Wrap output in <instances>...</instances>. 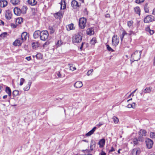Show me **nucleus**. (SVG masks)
<instances>
[{
    "instance_id": "obj_1",
    "label": "nucleus",
    "mask_w": 155,
    "mask_h": 155,
    "mask_svg": "<svg viewBox=\"0 0 155 155\" xmlns=\"http://www.w3.org/2000/svg\"><path fill=\"white\" fill-rule=\"evenodd\" d=\"M141 53L142 51H136L131 55V58L133 59L134 61H138L140 58Z\"/></svg>"
},
{
    "instance_id": "obj_2",
    "label": "nucleus",
    "mask_w": 155,
    "mask_h": 155,
    "mask_svg": "<svg viewBox=\"0 0 155 155\" xmlns=\"http://www.w3.org/2000/svg\"><path fill=\"white\" fill-rule=\"evenodd\" d=\"M82 40V37L79 34L74 35L72 38V41L74 43H79Z\"/></svg>"
},
{
    "instance_id": "obj_3",
    "label": "nucleus",
    "mask_w": 155,
    "mask_h": 155,
    "mask_svg": "<svg viewBox=\"0 0 155 155\" xmlns=\"http://www.w3.org/2000/svg\"><path fill=\"white\" fill-rule=\"evenodd\" d=\"M49 34L47 31H43L41 32L40 39L42 41H45L48 38Z\"/></svg>"
},
{
    "instance_id": "obj_4",
    "label": "nucleus",
    "mask_w": 155,
    "mask_h": 155,
    "mask_svg": "<svg viewBox=\"0 0 155 155\" xmlns=\"http://www.w3.org/2000/svg\"><path fill=\"white\" fill-rule=\"evenodd\" d=\"M87 22V20L84 18H80L79 20V25L81 29H84L86 26V23Z\"/></svg>"
},
{
    "instance_id": "obj_5",
    "label": "nucleus",
    "mask_w": 155,
    "mask_h": 155,
    "mask_svg": "<svg viewBox=\"0 0 155 155\" xmlns=\"http://www.w3.org/2000/svg\"><path fill=\"white\" fill-rule=\"evenodd\" d=\"M154 17L151 15H148L145 18L144 21L145 23H148L154 21Z\"/></svg>"
},
{
    "instance_id": "obj_6",
    "label": "nucleus",
    "mask_w": 155,
    "mask_h": 155,
    "mask_svg": "<svg viewBox=\"0 0 155 155\" xmlns=\"http://www.w3.org/2000/svg\"><path fill=\"white\" fill-rule=\"evenodd\" d=\"M146 146L148 149H150L153 144V141L150 138H147L145 141Z\"/></svg>"
},
{
    "instance_id": "obj_7",
    "label": "nucleus",
    "mask_w": 155,
    "mask_h": 155,
    "mask_svg": "<svg viewBox=\"0 0 155 155\" xmlns=\"http://www.w3.org/2000/svg\"><path fill=\"white\" fill-rule=\"evenodd\" d=\"M112 44L114 46H117L119 42V38L117 35H114L112 38Z\"/></svg>"
},
{
    "instance_id": "obj_8",
    "label": "nucleus",
    "mask_w": 155,
    "mask_h": 155,
    "mask_svg": "<svg viewBox=\"0 0 155 155\" xmlns=\"http://www.w3.org/2000/svg\"><path fill=\"white\" fill-rule=\"evenodd\" d=\"M23 41L21 40V38H19L15 40L13 43V45L15 46H20L21 45V44Z\"/></svg>"
},
{
    "instance_id": "obj_9",
    "label": "nucleus",
    "mask_w": 155,
    "mask_h": 155,
    "mask_svg": "<svg viewBox=\"0 0 155 155\" xmlns=\"http://www.w3.org/2000/svg\"><path fill=\"white\" fill-rule=\"evenodd\" d=\"M14 12L15 14L18 16L20 15L21 13V9L17 7H15L14 8Z\"/></svg>"
},
{
    "instance_id": "obj_10",
    "label": "nucleus",
    "mask_w": 155,
    "mask_h": 155,
    "mask_svg": "<svg viewBox=\"0 0 155 155\" xmlns=\"http://www.w3.org/2000/svg\"><path fill=\"white\" fill-rule=\"evenodd\" d=\"M41 32L39 30L35 31L33 34V36L35 39L40 38L41 36Z\"/></svg>"
},
{
    "instance_id": "obj_11",
    "label": "nucleus",
    "mask_w": 155,
    "mask_h": 155,
    "mask_svg": "<svg viewBox=\"0 0 155 155\" xmlns=\"http://www.w3.org/2000/svg\"><path fill=\"white\" fill-rule=\"evenodd\" d=\"M83 86V84L81 81H77L74 84V86L76 88L81 87Z\"/></svg>"
},
{
    "instance_id": "obj_12",
    "label": "nucleus",
    "mask_w": 155,
    "mask_h": 155,
    "mask_svg": "<svg viewBox=\"0 0 155 155\" xmlns=\"http://www.w3.org/2000/svg\"><path fill=\"white\" fill-rule=\"evenodd\" d=\"M105 140L103 138L100 140L98 142V144L99 145V147L100 148L103 147L105 144Z\"/></svg>"
},
{
    "instance_id": "obj_13",
    "label": "nucleus",
    "mask_w": 155,
    "mask_h": 155,
    "mask_svg": "<svg viewBox=\"0 0 155 155\" xmlns=\"http://www.w3.org/2000/svg\"><path fill=\"white\" fill-rule=\"evenodd\" d=\"M5 17L8 19H10L12 17V14L11 11L10 10H8L6 11L5 13Z\"/></svg>"
},
{
    "instance_id": "obj_14",
    "label": "nucleus",
    "mask_w": 155,
    "mask_h": 155,
    "mask_svg": "<svg viewBox=\"0 0 155 155\" xmlns=\"http://www.w3.org/2000/svg\"><path fill=\"white\" fill-rule=\"evenodd\" d=\"M71 6L74 8H76L79 7L78 2L75 0H73L71 2Z\"/></svg>"
},
{
    "instance_id": "obj_15",
    "label": "nucleus",
    "mask_w": 155,
    "mask_h": 155,
    "mask_svg": "<svg viewBox=\"0 0 155 155\" xmlns=\"http://www.w3.org/2000/svg\"><path fill=\"white\" fill-rule=\"evenodd\" d=\"M28 36L27 35V34L26 32H23L21 35V40L24 42V41H25L27 37Z\"/></svg>"
},
{
    "instance_id": "obj_16",
    "label": "nucleus",
    "mask_w": 155,
    "mask_h": 155,
    "mask_svg": "<svg viewBox=\"0 0 155 155\" xmlns=\"http://www.w3.org/2000/svg\"><path fill=\"white\" fill-rule=\"evenodd\" d=\"M87 34L90 35L94 34V31L93 29L92 28H88L87 30Z\"/></svg>"
},
{
    "instance_id": "obj_17",
    "label": "nucleus",
    "mask_w": 155,
    "mask_h": 155,
    "mask_svg": "<svg viewBox=\"0 0 155 155\" xmlns=\"http://www.w3.org/2000/svg\"><path fill=\"white\" fill-rule=\"evenodd\" d=\"M32 83L31 81H29L28 82V84L24 88V90L25 91H28L30 89V86Z\"/></svg>"
},
{
    "instance_id": "obj_18",
    "label": "nucleus",
    "mask_w": 155,
    "mask_h": 155,
    "mask_svg": "<svg viewBox=\"0 0 155 155\" xmlns=\"http://www.w3.org/2000/svg\"><path fill=\"white\" fill-rule=\"evenodd\" d=\"M96 129V127H94L91 130H90L85 135L87 137L90 136L91 135L94 133V132L95 131Z\"/></svg>"
},
{
    "instance_id": "obj_19",
    "label": "nucleus",
    "mask_w": 155,
    "mask_h": 155,
    "mask_svg": "<svg viewBox=\"0 0 155 155\" xmlns=\"http://www.w3.org/2000/svg\"><path fill=\"white\" fill-rule=\"evenodd\" d=\"M63 13L61 12H58L54 14V17L56 18L60 19L62 17Z\"/></svg>"
},
{
    "instance_id": "obj_20",
    "label": "nucleus",
    "mask_w": 155,
    "mask_h": 155,
    "mask_svg": "<svg viewBox=\"0 0 155 155\" xmlns=\"http://www.w3.org/2000/svg\"><path fill=\"white\" fill-rule=\"evenodd\" d=\"M152 88L151 87H146L143 91V92L144 94L149 93L152 91Z\"/></svg>"
},
{
    "instance_id": "obj_21",
    "label": "nucleus",
    "mask_w": 155,
    "mask_h": 155,
    "mask_svg": "<svg viewBox=\"0 0 155 155\" xmlns=\"http://www.w3.org/2000/svg\"><path fill=\"white\" fill-rule=\"evenodd\" d=\"M7 2L6 1H0V7H4L7 5Z\"/></svg>"
},
{
    "instance_id": "obj_22",
    "label": "nucleus",
    "mask_w": 155,
    "mask_h": 155,
    "mask_svg": "<svg viewBox=\"0 0 155 155\" xmlns=\"http://www.w3.org/2000/svg\"><path fill=\"white\" fill-rule=\"evenodd\" d=\"M66 28L67 30L68 31L74 29V25L72 23L66 26Z\"/></svg>"
},
{
    "instance_id": "obj_23",
    "label": "nucleus",
    "mask_w": 155,
    "mask_h": 155,
    "mask_svg": "<svg viewBox=\"0 0 155 155\" xmlns=\"http://www.w3.org/2000/svg\"><path fill=\"white\" fill-rule=\"evenodd\" d=\"M28 4L32 6H34L37 4V2L35 0H28Z\"/></svg>"
},
{
    "instance_id": "obj_24",
    "label": "nucleus",
    "mask_w": 155,
    "mask_h": 155,
    "mask_svg": "<svg viewBox=\"0 0 155 155\" xmlns=\"http://www.w3.org/2000/svg\"><path fill=\"white\" fill-rule=\"evenodd\" d=\"M146 133V132L145 130L142 129L140 130L139 132V134L140 136V137L143 136H145Z\"/></svg>"
},
{
    "instance_id": "obj_25",
    "label": "nucleus",
    "mask_w": 155,
    "mask_h": 155,
    "mask_svg": "<svg viewBox=\"0 0 155 155\" xmlns=\"http://www.w3.org/2000/svg\"><path fill=\"white\" fill-rule=\"evenodd\" d=\"M5 91L8 94V96L10 97L11 95V91L10 88L9 87H6L5 88Z\"/></svg>"
},
{
    "instance_id": "obj_26",
    "label": "nucleus",
    "mask_w": 155,
    "mask_h": 155,
    "mask_svg": "<svg viewBox=\"0 0 155 155\" xmlns=\"http://www.w3.org/2000/svg\"><path fill=\"white\" fill-rule=\"evenodd\" d=\"M135 12L137 14H138L139 15H140V10L139 7H136L134 8Z\"/></svg>"
},
{
    "instance_id": "obj_27",
    "label": "nucleus",
    "mask_w": 155,
    "mask_h": 155,
    "mask_svg": "<svg viewBox=\"0 0 155 155\" xmlns=\"http://www.w3.org/2000/svg\"><path fill=\"white\" fill-rule=\"evenodd\" d=\"M27 9V7L26 6H22L21 11L23 14H25L26 13V11Z\"/></svg>"
},
{
    "instance_id": "obj_28",
    "label": "nucleus",
    "mask_w": 155,
    "mask_h": 155,
    "mask_svg": "<svg viewBox=\"0 0 155 155\" xmlns=\"http://www.w3.org/2000/svg\"><path fill=\"white\" fill-rule=\"evenodd\" d=\"M94 145V147H95L96 145L95 142L93 140H92L91 141V142L90 143V150L92 151L93 150V146Z\"/></svg>"
},
{
    "instance_id": "obj_29",
    "label": "nucleus",
    "mask_w": 155,
    "mask_h": 155,
    "mask_svg": "<svg viewBox=\"0 0 155 155\" xmlns=\"http://www.w3.org/2000/svg\"><path fill=\"white\" fill-rule=\"evenodd\" d=\"M128 33H127L126 31L125 30H123V31L121 35H120V38L121 39V41H122L123 39L124 36L125 35H127Z\"/></svg>"
},
{
    "instance_id": "obj_30",
    "label": "nucleus",
    "mask_w": 155,
    "mask_h": 155,
    "mask_svg": "<svg viewBox=\"0 0 155 155\" xmlns=\"http://www.w3.org/2000/svg\"><path fill=\"white\" fill-rule=\"evenodd\" d=\"M19 94V92L17 90L14 91L12 92V95L14 97H16Z\"/></svg>"
},
{
    "instance_id": "obj_31",
    "label": "nucleus",
    "mask_w": 155,
    "mask_h": 155,
    "mask_svg": "<svg viewBox=\"0 0 155 155\" xmlns=\"http://www.w3.org/2000/svg\"><path fill=\"white\" fill-rule=\"evenodd\" d=\"M11 2L13 5H16L19 3V0H11Z\"/></svg>"
},
{
    "instance_id": "obj_32",
    "label": "nucleus",
    "mask_w": 155,
    "mask_h": 155,
    "mask_svg": "<svg viewBox=\"0 0 155 155\" xmlns=\"http://www.w3.org/2000/svg\"><path fill=\"white\" fill-rule=\"evenodd\" d=\"M135 152H136V155H138L140 154V150H137V149H134L132 151V154H133Z\"/></svg>"
},
{
    "instance_id": "obj_33",
    "label": "nucleus",
    "mask_w": 155,
    "mask_h": 155,
    "mask_svg": "<svg viewBox=\"0 0 155 155\" xmlns=\"http://www.w3.org/2000/svg\"><path fill=\"white\" fill-rule=\"evenodd\" d=\"M63 2L64 3V6H63V9H65L66 7V3L65 2V0H61V2L60 3V4L61 5V9H62V5L63 4Z\"/></svg>"
},
{
    "instance_id": "obj_34",
    "label": "nucleus",
    "mask_w": 155,
    "mask_h": 155,
    "mask_svg": "<svg viewBox=\"0 0 155 155\" xmlns=\"http://www.w3.org/2000/svg\"><path fill=\"white\" fill-rule=\"evenodd\" d=\"M23 21V19L21 18H17L16 20V22L18 23L19 24L21 23Z\"/></svg>"
},
{
    "instance_id": "obj_35",
    "label": "nucleus",
    "mask_w": 155,
    "mask_h": 155,
    "mask_svg": "<svg viewBox=\"0 0 155 155\" xmlns=\"http://www.w3.org/2000/svg\"><path fill=\"white\" fill-rule=\"evenodd\" d=\"M113 120L114 121V123L115 124H117L119 121V120L118 118L115 116H114L112 118Z\"/></svg>"
},
{
    "instance_id": "obj_36",
    "label": "nucleus",
    "mask_w": 155,
    "mask_h": 155,
    "mask_svg": "<svg viewBox=\"0 0 155 155\" xmlns=\"http://www.w3.org/2000/svg\"><path fill=\"white\" fill-rule=\"evenodd\" d=\"M32 46L33 48H36L38 47V43L33 42L32 43Z\"/></svg>"
},
{
    "instance_id": "obj_37",
    "label": "nucleus",
    "mask_w": 155,
    "mask_h": 155,
    "mask_svg": "<svg viewBox=\"0 0 155 155\" xmlns=\"http://www.w3.org/2000/svg\"><path fill=\"white\" fill-rule=\"evenodd\" d=\"M90 43L94 45L95 43H96V39L95 38H94L90 41Z\"/></svg>"
},
{
    "instance_id": "obj_38",
    "label": "nucleus",
    "mask_w": 155,
    "mask_h": 155,
    "mask_svg": "<svg viewBox=\"0 0 155 155\" xmlns=\"http://www.w3.org/2000/svg\"><path fill=\"white\" fill-rule=\"evenodd\" d=\"M107 50L113 52L114 50H113L109 45H106Z\"/></svg>"
},
{
    "instance_id": "obj_39",
    "label": "nucleus",
    "mask_w": 155,
    "mask_h": 155,
    "mask_svg": "<svg viewBox=\"0 0 155 155\" xmlns=\"http://www.w3.org/2000/svg\"><path fill=\"white\" fill-rule=\"evenodd\" d=\"M36 58L38 59H41L42 58V56L41 53H38L36 55Z\"/></svg>"
},
{
    "instance_id": "obj_40",
    "label": "nucleus",
    "mask_w": 155,
    "mask_h": 155,
    "mask_svg": "<svg viewBox=\"0 0 155 155\" xmlns=\"http://www.w3.org/2000/svg\"><path fill=\"white\" fill-rule=\"evenodd\" d=\"M49 28L50 30L49 32L50 33L52 34L54 32V30L53 27L52 26H50L49 27Z\"/></svg>"
},
{
    "instance_id": "obj_41",
    "label": "nucleus",
    "mask_w": 155,
    "mask_h": 155,
    "mask_svg": "<svg viewBox=\"0 0 155 155\" xmlns=\"http://www.w3.org/2000/svg\"><path fill=\"white\" fill-rule=\"evenodd\" d=\"M150 136L151 138H155V133L153 132H150Z\"/></svg>"
},
{
    "instance_id": "obj_42",
    "label": "nucleus",
    "mask_w": 155,
    "mask_h": 155,
    "mask_svg": "<svg viewBox=\"0 0 155 155\" xmlns=\"http://www.w3.org/2000/svg\"><path fill=\"white\" fill-rule=\"evenodd\" d=\"M133 21H130L127 22V25L129 27H131L133 24Z\"/></svg>"
},
{
    "instance_id": "obj_43",
    "label": "nucleus",
    "mask_w": 155,
    "mask_h": 155,
    "mask_svg": "<svg viewBox=\"0 0 155 155\" xmlns=\"http://www.w3.org/2000/svg\"><path fill=\"white\" fill-rule=\"evenodd\" d=\"M147 29L148 30V31H149L150 34V35H153L154 33V31L153 30H151L150 29L149 27H148L146 29V30L148 31Z\"/></svg>"
},
{
    "instance_id": "obj_44",
    "label": "nucleus",
    "mask_w": 155,
    "mask_h": 155,
    "mask_svg": "<svg viewBox=\"0 0 155 155\" xmlns=\"http://www.w3.org/2000/svg\"><path fill=\"white\" fill-rule=\"evenodd\" d=\"M134 145H136L138 143V140L137 138L134 139L133 141Z\"/></svg>"
},
{
    "instance_id": "obj_45",
    "label": "nucleus",
    "mask_w": 155,
    "mask_h": 155,
    "mask_svg": "<svg viewBox=\"0 0 155 155\" xmlns=\"http://www.w3.org/2000/svg\"><path fill=\"white\" fill-rule=\"evenodd\" d=\"M7 35V33L6 32H4L0 35V37L4 38Z\"/></svg>"
},
{
    "instance_id": "obj_46",
    "label": "nucleus",
    "mask_w": 155,
    "mask_h": 155,
    "mask_svg": "<svg viewBox=\"0 0 155 155\" xmlns=\"http://www.w3.org/2000/svg\"><path fill=\"white\" fill-rule=\"evenodd\" d=\"M62 44L61 41L58 40L57 42L56 45L57 47L60 46Z\"/></svg>"
},
{
    "instance_id": "obj_47",
    "label": "nucleus",
    "mask_w": 155,
    "mask_h": 155,
    "mask_svg": "<svg viewBox=\"0 0 155 155\" xmlns=\"http://www.w3.org/2000/svg\"><path fill=\"white\" fill-rule=\"evenodd\" d=\"M25 80L23 78H21L20 79V85L21 86L23 85L24 82Z\"/></svg>"
},
{
    "instance_id": "obj_48",
    "label": "nucleus",
    "mask_w": 155,
    "mask_h": 155,
    "mask_svg": "<svg viewBox=\"0 0 155 155\" xmlns=\"http://www.w3.org/2000/svg\"><path fill=\"white\" fill-rule=\"evenodd\" d=\"M93 71V70L92 69L89 70L87 72V75L88 76H89Z\"/></svg>"
},
{
    "instance_id": "obj_49",
    "label": "nucleus",
    "mask_w": 155,
    "mask_h": 155,
    "mask_svg": "<svg viewBox=\"0 0 155 155\" xmlns=\"http://www.w3.org/2000/svg\"><path fill=\"white\" fill-rule=\"evenodd\" d=\"M36 12H37V9H36L33 8L32 9V13L33 15H35Z\"/></svg>"
},
{
    "instance_id": "obj_50",
    "label": "nucleus",
    "mask_w": 155,
    "mask_h": 155,
    "mask_svg": "<svg viewBox=\"0 0 155 155\" xmlns=\"http://www.w3.org/2000/svg\"><path fill=\"white\" fill-rule=\"evenodd\" d=\"M144 10L146 13L149 12V9L148 7H147V6L146 5H145L144 6Z\"/></svg>"
},
{
    "instance_id": "obj_51",
    "label": "nucleus",
    "mask_w": 155,
    "mask_h": 155,
    "mask_svg": "<svg viewBox=\"0 0 155 155\" xmlns=\"http://www.w3.org/2000/svg\"><path fill=\"white\" fill-rule=\"evenodd\" d=\"M128 34V35L129 36H131V35H135V33L133 32V31H130L129 32V33Z\"/></svg>"
},
{
    "instance_id": "obj_52",
    "label": "nucleus",
    "mask_w": 155,
    "mask_h": 155,
    "mask_svg": "<svg viewBox=\"0 0 155 155\" xmlns=\"http://www.w3.org/2000/svg\"><path fill=\"white\" fill-rule=\"evenodd\" d=\"M144 1V0H136V2L137 3L139 4L140 3L143 2Z\"/></svg>"
},
{
    "instance_id": "obj_53",
    "label": "nucleus",
    "mask_w": 155,
    "mask_h": 155,
    "mask_svg": "<svg viewBox=\"0 0 155 155\" xmlns=\"http://www.w3.org/2000/svg\"><path fill=\"white\" fill-rule=\"evenodd\" d=\"M70 70L74 71L76 69V68L75 67H73L72 66H70Z\"/></svg>"
},
{
    "instance_id": "obj_54",
    "label": "nucleus",
    "mask_w": 155,
    "mask_h": 155,
    "mask_svg": "<svg viewBox=\"0 0 155 155\" xmlns=\"http://www.w3.org/2000/svg\"><path fill=\"white\" fill-rule=\"evenodd\" d=\"M103 124H104L103 123H101V122H99L98 124H97L96 125V126L97 127H100Z\"/></svg>"
},
{
    "instance_id": "obj_55",
    "label": "nucleus",
    "mask_w": 155,
    "mask_h": 155,
    "mask_svg": "<svg viewBox=\"0 0 155 155\" xmlns=\"http://www.w3.org/2000/svg\"><path fill=\"white\" fill-rule=\"evenodd\" d=\"M11 27L13 28H15L16 27V25L14 24H11Z\"/></svg>"
},
{
    "instance_id": "obj_56",
    "label": "nucleus",
    "mask_w": 155,
    "mask_h": 155,
    "mask_svg": "<svg viewBox=\"0 0 155 155\" xmlns=\"http://www.w3.org/2000/svg\"><path fill=\"white\" fill-rule=\"evenodd\" d=\"M82 151L85 153H88L90 152V150L88 149H86L84 150H83Z\"/></svg>"
},
{
    "instance_id": "obj_57",
    "label": "nucleus",
    "mask_w": 155,
    "mask_h": 155,
    "mask_svg": "<svg viewBox=\"0 0 155 155\" xmlns=\"http://www.w3.org/2000/svg\"><path fill=\"white\" fill-rule=\"evenodd\" d=\"M115 151V149H114L113 147H111V149L109 151V152H112Z\"/></svg>"
},
{
    "instance_id": "obj_58",
    "label": "nucleus",
    "mask_w": 155,
    "mask_h": 155,
    "mask_svg": "<svg viewBox=\"0 0 155 155\" xmlns=\"http://www.w3.org/2000/svg\"><path fill=\"white\" fill-rule=\"evenodd\" d=\"M57 75L58 76V77H59V78H61V75L60 74V72H58L57 73Z\"/></svg>"
},
{
    "instance_id": "obj_59",
    "label": "nucleus",
    "mask_w": 155,
    "mask_h": 155,
    "mask_svg": "<svg viewBox=\"0 0 155 155\" xmlns=\"http://www.w3.org/2000/svg\"><path fill=\"white\" fill-rule=\"evenodd\" d=\"M127 107L129 108L132 107V105L131 104H129L127 106Z\"/></svg>"
},
{
    "instance_id": "obj_60",
    "label": "nucleus",
    "mask_w": 155,
    "mask_h": 155,
    "mask_svg": "<svg viewBox=\"0 0 155 155\" xmlns=\"http://www.w3.org/2000/svg\"><path fill=\"white\" fill-rule=\"evenodd\" d=\"M110 15L109 14H106L105 15V17L106 18H110Z\"/></svg>"
},
{
    "instance_id": "obj_61",
    "label": "nucleus",
    "mask_w": 155,
    "mask_h": 155,
    "mask_svg": "<svg viewBox=\"0 0 155 155\" xmlns=\"http://www.w3.org/2000/svg\"><path fill=\"white\" fill-rule=\"evenodd\" d=\"M25 59H27L28 61H30L31 60V57L29 56V57H26L25 58Z\"/></svg>"
},
{
    "instance_id": "obj_62",
    "label": "nucleus",
    "mask_w": 155,
    "mask_h": 155,
    "mask_svg": "<svg viewBox=\"0 0 155 155\" xmlns=\"http://www.w3.org/2000/svg\"><path fill=\"white\" fill-rule=\"evenodd\" d=\"M106 154L105 153L102 151L101 153V155H106Z\"/></svg>"
},
{
    "instance_id": "obj_63",
    "label": "nucleus",
    "mask_w": 155,
    "mask_h": 155,
    "mask_svg": "<svg viewBox=\"0 0 155 155\" xmlns=\"http://www.w3.org/2000/svg\"><path fill=\"white\" fill-rule=\"evenodd\" d=\"M4 22L0 20V25H4Z\"/></svg>"
},
{
    "instance_id": "obj_64",
    "label": "nucleus",
    "mask_w": 155,
    "mask_h": 155,
    "mask_svg": "<svg viewBox=\"0 0 155 155\" xmlns=\"http://www.w3.org/2000/svg\"><path fill=\"white\" fill-rule=\"evenodd\" d=\"M152 14L153 15H155V8L153 10Z\"/></svg>"
}]
</instances>
